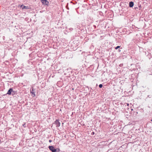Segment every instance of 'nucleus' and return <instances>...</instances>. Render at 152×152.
Returning a JSON list of instances; mask_svg holds the SVG:
<instances>
[{
	"mask_svg": "<svg viewBox=\"0 0 152 152\" xmlns=\"http://www.w3.org/2000/svg\"><path fill=\"white\" fill-rule=\"evenodd\" d=\"M42 4L48 6L49 5V2L47 0H41Z\"/></svg>",
	"mask_w": 152,
	"mask_h": 152,
	"instance_id": "20e7f679",
	"label": "nucleus"
},
{
	"mask_svg": "<svg viewBox=\"0 0 152 152\" xmlns=\"http://www.w3.org/2000/svg\"><path fill=\"white\" fill-rule=\"evenodd\" d=\"M98 12L99 13V15H100V16H101L102 14V13L101 12L99 11Z\"/></svg>",
	"mask_w": 152,
	"mask_h": 152,
	"instance_id": "6e6552de",
	"label": "nucleus"
},
{
	"mask_svg": "<svg viewBox=\"0 0 152 152\" xmlns=\"http://www.w3.org/2000/svg\"><path fill=\"white\" fill-rule=\"evenodd\" d=\"M120 46H117V47H115V49L116 50H117L118 49L120 48Z\"/></svg>",
	"mask_w": 152,
	"mask_h": 152,
	"instance_id": "0eeeda50",
	"label": "nucleus"
},
{
	"mask_svg": "<svg viewBox=\"0 0 152 152\" xmlns=\"http://www.w3.org/2000/svg\"><path fill=\"white\" fill-rule=\"evenodd\" d=\"M66 7L67 8V9H69L68 7L67 6H66Z\"/></svg>",
	"mask_w": 152,
	"mask_h": 152,
	"instance_id": "6ab92c4d",
	"label": "nucleus"
},
{
	"mask_svg": "<svg viewBox=\"0 0 152 152\" xmlns=\"http://www.w3.org/2000/svg\"><path fill=\"white\" fill-rule=\"evenodd\" d=\"M52 141L51 140H49V142H52Z\"/></svg>",
	"mask_w": 152,
	"mask_h": 152,
	"instance_id": "dca6fc26",
	"label": "nucleus"
},
{
	"mask_svg": "<svg viewBox=\"0 0 152 152\" xmlns=\"http://www.w3.org/2000/svg\"><path fill=\"white\" fill-rule=\"evenodd\" d=\"M54 124L56 125V127H59L60 126V123L59 122V119H57L55 121Z\"/></svg>",
	"mask_w": 152,
	"mask_h": 152,
	"instance_id": "7ed1b4c3",
	"label": "nucleus"
},
{
	"mask_svg": "<svg viewBox=\"0 0 152 152\" xmlns=\"http://www.w3.org/2000/svg\"><path fill=\"white\" fill-rule=\"evenodd\" d=\"M96 86H98L97 84H96Z\"/></svg>",
	"mask_w": 152,
	"mask_h": 152,
	"instance_id": "aec40b11",
	"label": "nucleus"
},
{
	"mask_svg": "<svg viewBox=\"0 0 152 152\" xmlns=\"http://www.w3.org/2000/svg\"><path fill=\"white\" fill-rule=\"evenodd\" d=\"M34 88H32L31 91H30V92L31 93H32V94H33L34 95V96H35V92L34 91Z\"/></svg>",
	"mask_w": 152,
	"mask_h": 152,
	"instance_id": "423d86ee",
	"label": "nucleus"
},
{
	"mask_svg": "<svg viewBox=\"0 0 152 152\" xmlns=\"http://www.w3.org/2000/svg\"><path fill=\"white\" fill-rule=\"evenodd\" d=\"M118 51L119 52H120L121 51V50H120V49H119L118 50Z\"/></svg>",
	"mask_w": 152,
	"mask_h": 152,
	"instance_id": "a211bd4d",
	"label": "nucleus"
},
{
	"mask_svg": "<svg viewBox=\"0 0 152 152\" xmlns=\"http://www.w3.org/2000/svg\"><path fill=\"white\" fill-rule=\"evenodd\" d=\"M48 148L52 152H59V149L55 148L53 146H49Z\"/></svg>",
	"mask_w": 152,
	"mask_h": 152,
	"instance_id": "f257e3e1",
	"label": "nucleus"
},
{
	"mask_svg": "<svg viewBox=\"0 0 152 152\" xmlns=\"http://www.w3.org/2000/svg\"><path fill=\"white\" fill-rule=\"evenodd\" d=\"M14 92L15 91H13V89L12 88H10L8 91L7 93L6 94L4 95H3L4 96L5 95H7V94L10 95L12 94L13 95V94H14Z\"/></svg>",
	"mask_w": 152,
	"mask_h": 152,
	"instance_id": "f03ea898",
	"label": "nucleus"
},
{
	"mask_svg": "<svg viewBox=\"0 0 152 152\" xmlns=\"http://www.w3.org/2000/svg\"><path fill=\"white\" fill-rule=\"evenodd\" d=\"M134 5V2L132 1H130L129 3V6L130 7H132Z\"/></svg>",
	"mask_w": 152,
	"mask_h": 152,
	"instance_id": "39448f33",
	"label": "nucleus"
},
{
	"mask_svg": "<svg viewBox=\"0 0 152 152\" xmlns=\"http://www.w3.org/2000/svg\"><path fill=\"white\" fill-rule=\"evenodd\" d=\"M91 134L92 135H94V132H92V133H91Z\"/></svg>",
	"mask_w": 152,
	"mask_h": 152,
	"instance_id": "ddd939ff",
	"label": "nucleus"
},
{
	"mask_svg": "<svg viewBox=\"0 0 152 152\" xmlns=\"http://www.w3.org/2000/svg\"><path fill=\"white\" fill-rule=\"evenodd\" d=\"M148 97H149V98H151L152 96L151 95H148Z\"/></svg>",
	"mask_w": 152,
	"mask_h": 152,
	"instance_id": "f8f14e48",
	"label": "nucleus"
},
{
	"mask_svg": "<svg viewBox=\"0 0 152 152\" xmlns=\"http://www.w3.org/2000/svg\"><path fill=\"white\" fill-rule=\"evenodd\" d=\"M71 29H72V28H70V30H71Z\"/></svg>",
	"mask_w": 152,
	"mask_h": 152,
	"instance_id": "4be33fe9",
	"label": "nucleus"
},
{
	"mask_svg": "<svg viewBox=\"0 0 152 152\" xmlns=\"http://www.w3.org/2000/svg\"><path fill=\"white\" fill-rule=\"evenodd\" d=\"M22 8L23 9H28V7H26V6H24L23 7H22Z\"/></svg>",
	"mask_w": 152,
	"mask_h": 152,
	"instance_id": "9d476101",
	"label": "nucleus"
},
{
	"mask_svg": "<svg viewBox=\"0 0 152 152\" xmlns=\"http://www.w3.org/2000/svg\"><path fill=\"white\" fill-rule=\"evenodd\" d=\"M134 9H135V10H136L137 9H138V7H134Z\"/></svg>",
	"mask_w": 152,
	"mask_h": 152,
	"instance_id": "f3484780",
	"label": "nucleus"
},
{
	"mask_svg": "<svg viewBox=\"0 0 152 152\" xmlns=\"http://www.w3.org/2000/svg\"><path fill=\"white\" fill-rule=\"evenodd\" d=\"M71 29H72V28H70V30H71Z\"/></svg>",
	"mask_w": 152,
	"mask_h": 152,
	"instance_id": "412c9836",
	"label": "nucleus"
},
{
	"mask_svg": "<svg viewBox=\"0 0 152 152\" xmlns=\"http://www.w3.org/2000/svg\"><path fill=\"white\" fill-rule=\"evenodd\" d=\"M99 86L100 88H102L103 87V85L102 84H100Z\"/></svg>",
	"mask_w": 152,
	"mask_h": 152,
	"instance_id": "1a4fd4ad",
	"label": "nucleus"
},
{
	"mask_svg": "<svg viewBox=\"0 0 152 152\" xmlns=\"http://www.w3.org/2000/svg\"><path fill=\"white\" fill-rule=\"evenodd\" d=\"M24 127H26V123H24V124H23L22 125Z\"/></svg>",
	"mask_w": 152,
	"mask_h": 152,
	"instance_id": "9b49d317",
	"label": "nucleus"
},
{
	"mask_svg": "<svg viewBox=\"0 0 152 152\" xmlns=\"http://www.w3.org/2000/svg\"><path fill=\"white\" fill-rule=\"evenodd\" d=\"M98 4L97 3H97L96 2V4H95V5H96V6H98Z\"/></svg>",
	"mask_w": 152,
	"mask_h": 152,
	"instance_id": "4468645a",
	"label": "nucleus"
},
{
	"mask_svg": "<svg viewBox=\"0 0 152 152\" xmlns=\"http://www.w3.org/2000/svg\"><path fill=\"white\" fill-rule=\"evenodd\" d=\"M139 8H140H140H141V5H140L139 6Z\"/></svg>",
	"mask_w": 152,
	"mask_h": 152,
	"instance_id": "2eb2a0df",
	"label": "nucleus"
}]
</instances>
